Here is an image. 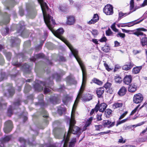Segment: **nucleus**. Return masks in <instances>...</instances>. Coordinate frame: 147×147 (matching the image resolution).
<instances>
[{
    "label": "nucleus",
    "instance_id": "09e8293b",
    "mask_svg": "<svg viewBox=\"0 0 147 147\" xmlns=\"http://www.w3.org/2000/svg\"><path fill=\"white\" fill-rule=\"evenodd\" d=\"M96 19L93 18L92 19H91V20L88 22V23L89 24H94L96 23V22H94V21Z\"/></svg>",
    "mask_w": 147,
    "mask_h": 147
},
{
    "label": "nucleus",
    "instance_id": "dca6fc26",
    "mask_svg": "<svg viewBox=\"0 0 147 147\" xmlns=\"http://www.w3.org/2000/svg\"><path fill=\"white\" fill-rule=\"evenodd\" d=\"M59 9L61 11L66 13L68 11V8L65 6L64 5L60 6L59 7Z\"/></svg>",
    "mask_w": 147,
    "mask_h": 147
},
{
    "label": "nucleus",
    "instance_id": "1a4fd4ad",
    "mask_svg": "<svg viewBox=\"0 0 147 147\" xmlns=\"http://www.w3.org/2000/svg\"><path fill=\"white\" fill-rule=\"evenodd\" d=\"M115 121H113L112 123L111 122V121L109 120H104L102 122V124L105 127H106L108 125H110L108 128H110L114 125L115 124Z\"/></svg>",
    "mask_w": 147,
    "mask_h": 147
},
{
    "label": "nucleus",
    "instance_id": "338daca9",
    "mask_svg": "<svg viewBox=\"0 0 147 147\" xmlns=\"http://www.w3.org/2000/svg\"><path fill=\"white\" fill-rule=\"evenodd\" d=\"M95 108L94 109H92V110L90 112V115H92L93 114V113H94V111L95 112Z\"/></svg>",
    "mask_w": 147,
    "mask_h": 147
},
{
    "label": "nucleus",
    "instance_id": "39448f33",
    "mask_svg": "<svg viewBox=\"0 0 147 147\" xmlns=\"http://www.w3.org/2000/svg\"><path fill=\"white\" fill-rule=\"evenodd\" d=\"M143 100V95L140 93L135 94L134 96L133 101L134 103L138 104L141 103Z\"/></svg>",
    "mask_w": 147,
    "mask_h": 147
},
{
    "label": "nucleus",
    "instance_id": "37998d69",
    "mask_svg": "<svg viewBox=\"0 0 147 147\" xmlns=\"http://www.w3.org/2000/svg\"><path fill=\"white\" fill-rule=\"evenodd\" d=\"M93 18L95 19H96L94 21V22H97L99 19L98 15L97 14H94V15Z\"/></svg>",
    "mask_w": 147,
    "mask_h": 147
},
{
    "label": "nucleus",
    "instance_id": "5fc2aeb1",
    "mask_svg": "<svg viewBox=\"0 0 147 147\" xmlns=\"http://www.w3.org/2000/svg\"><path fill=\"white\" fill-rule=\"evenodd\" d=\"M10 138L9 136H7L4 138V140L5 142H7L9 140Z\"/></svg>",
    "mask_w": 147,
    "mask_h": 147
},
{
    "label": "nucleus",
    "instance_id": "a211bd4d",
    "mask_svg": "<svg viewBox=\"0 0 147 147\" xmlns=\"http://www.w3.org/2000/svg\"><path fill=\"white\" fill-rule=\"evenodd\" d=\"M142 68V67L141 66L134 67L132 70L133 73L134 74H137L140 72Z\"/></svg>",
    "mask_w": 147,
    "mask_h": 147
},
{
    "label": "nucleus",
    "instance_id": "0eeeda50",
    "mask_svg": "<svg viewBox=\"0 0 147 147\" xmlns=\"http://www.w3.org/2000/svg\"><path fill=\"white\" fill-rule=\"evenodd\" d=\"M107 107V105L105 103L101 104L99 105L98 104H97L95 107V112H97L98 110L100 112H103L105 110Z\"/></svg>",
    "mask_w": 147,
    "mask_h": 147
},
{
    "label": "nucleus",
    "instance_id": "603ef678",
    "mask_svg": "<svg viewBox=\"0 0 147 147\" xmlns=\"http://www.w3.org/2000/svg\"><path fill=\"white\" fill-rule=\"evenodd\" d=\"M140 51H138L136 50H134L133 51V54L135 55L140 53Z\"/></svg>",
    "mask_w": 147,
    "mask_h": 147
},
{
    "label": "nucleus",
    "instance_id": "4be33fe9",
    "mask_svg": "<svg viewBox=\"0 0 147 147\" xmlns=\"http://www.w3.org/2000/svg\"><path fill=\"white\" fill-rule=\"evenodd\" d=\"M7 78V76L6 75L5 72L1 71V76L0 77V81H1L4 79H6Z\"/></svg>",
    "mask_w": 147,
    "mask_h": 147
},
{
    "label": "nucleus",
    "instance_id": "7c9ffc66",
    "mask_svg": "<svg viewBox=\"0 0 147 147\" xmlns=\"http://www.w3.org/2000/svg\"><path fill=\"white\" fill-rule=\"evenodd\" d=\"M115 82H116L120 83L121 82L122 80L120 77H115Z\"/></svg>",
    "mask_w": 147,
    "mask_h": 147
},
{
    "label": "nucleus",
    "instance_id": "58836bf2",
    "mask_svg": "<svg viewBox=\"0 0 147 147\" xmlns=\"http://www.w3.org/2000/svg\"><path fill=\"white\" fill-rule=\"evenodd\" d=\"M44 55L42 53H40L36 55H35V57L37 58H43L44 57Z\"/></svg>",
    "mask_w": 147,
    "mask_h": 147
},
{
    "label": "nucleus",
    "instance_id": "79ce46f5",
    "mask_svg": "<svg viewBox=\"0 0 147 147\" xmlns=\"http://www.w3.org/2000/svg\"><path fill=\"white\" fill-rule=\"evenodd\" d=\"M130 9L131 10L132 9H133L134 7V0H131L130 3Z\"/></svg>",
    "mask_w": 147,
    "mask_h": 147
},
{
    "label": "nucleus",
    "instance_id": "72a5a7b5",
    "mask_svg": "<svg viewBox=\"0 0 147 147\" xmlns=\"http://www.w3.org/2000/svg\"><path fill=\"white\" fill-rule=\"evenodd\" d=\"M93 119L92 117H90L89 118L87 121L86 122V126H89L91 123V122Z\"/></svg>",
    "mask_w": 147,
    "mask_h": 147
},
{
    "label": "nucleus",
    "instance_id": "6e6d98bb",
    "mask_svg": "<svg viewBox=\"0 0 147 147\" xmlns=\"http://www.w3.org/2000/svg\"><path fill=\"white\" fill-rule=\"evenodd\" d=\"M24 45L26 46H29L30 45V41H28L24 42Z\"/></svg>",
    "mask_w": 147,
    "mask_h": 147
},
{
    "label": "nucleus",
    "instance_id": "e2e57ef3",
    "mask_svg": "<svg viewBox=\"0 0 147 147\" xmlns=\"http://www.w3.org/2000/svg\"><path fill=\"white\" fill-rule=\"evenodd\" d=\"M20 24L21 26H20V28L21 29L23 28L24 26V21H21L20 22Z\"/></svg>",
    "mask_w": 147,
    "mask_h": 147
},
{
    "label": "nucleus",
    "instance_id": "f03ea898",
    "mask_svg": "<svg viewBox=\"0 0 147 147\" xmlns=\"http://www.w3.org/2000/svg\"><path fill=\"white\" fill-rule=\"evenodd\" d=\"M40 5L43 13L45 22L49 29L56 37H62V35L64 31L62 28H60L56 30H54L53 28L55 24V20L49 14H47L46 11L48 9V7L47 4L43 2V0H37Z\"/></svg>",
    "mask_w": 147,
    "mask_h": 147
},
{
    "label": "nucleus",
    "instance_id": "7ed1b4c3",
    "mask_svg": "<svg viewBox=\"0 0 147 147\" xmlns=\"http://www.w3.org/2000/svg\"><path fill=\"white\" fill-rule=\"evenodd\" d=\"M39 84H36L34 86V88L35 90L38 91H40L43 89V87L42 86H45V88L44 89L45 93L46 94L50 92L51 90V88H49L50 86L49 84H46L45 82L40 81L39 82Z\"/></svg>",
    "mask_w": 147,
    "mask_h": 147
},
{
    "label": "nucleus",
    "instance_id": "cd10ccee",
    "mask_svg": "<svg viewBox=\"0 0 147 147\" xmlns=\"http://www.w3.org/2000/svg\"><path fill=\"white\" fill-rule=\"evenodd\" d=\"M111 83L107 82L104 85V87L106 90L109 89L111 88Z\"/></svg>",
    "mask_w": 147,
    "mask_h": 147
},
{
    "label": "nucleus",
    "instance_id": "4468645a",
    "mask_svg": "<svg viewBox=\"0 0 147 147\" xmlns=\"http://www.w3.org/2000/svg\"><path fill=\"white\" fill-rule=\"evenodd\" d=\"M137 88V86L134 84H131L128 87V90L129 92H135Z\"/></svg>",
    "mask_w": 147,
    "mask_h": 147
},
{
    "label": "nucleus",
    "instance_id": "864d4df0",
    "mask_svg": "<svg viewBox=\"0 0 147 147\" xmlns=\"http://www.w3.org/2000/svg\"><path fill=\"white\" fill-rule=\"evenodd\" d=\"M12 110L13 108L11 106H10V108H9L8 110V113H10L11 114H12Z\"/></svg>",
    "mask_w": 147,
    "mask_h": 147
},
{
    "label": "nucleus",
    "instance_id": "bb28decb",
    "mask_svg": "<svg viewBox=\"0 0 147 147\" xmlns=\"http://www.w3.org/2000/svg\"><path fill=\"white\" fill-rule=\"evenodd\" d=\"M21 101L20 99H19L17 100L14 103L13 105L14 107L18 106L21 105Z\"/></svg>",
    "mask_w": 147,
    "mask_h": 147
},
{
    "label": "nucleus",
    "instance_id": "8fccbe9b",
    "mask_svg": "<svg viewBox=\"0 0 147 147\" xmlns=\"http://www.w3.org/2000/svg\"><path fill=\"white\" fill-rule=\"evenodd\" d=\"M107 40V39L106 38V37H102V38L99 40L100 41L102 42H106Z\"/></svg>",
    "mask_w": 147,
    "mask_h": 147
},
{
    "label": "nucleus",
    "instance_id": "f3484780",
    "mask_svg": "<svg viewBox=\"0 0 147 147\" xmlns=\"http://www.w3.org/2000/svg\"><path fill=\"white\" fill-rule=\"evenodd\" d=\"M143 20H141L140 21L136 22H135L136 21V20L132 21L131 22L128 23H127V26H128V27H129L133 26L134 25L140 23V22L142 21Z\"/></svg>",
    "mask_w": 147,
    "mask_h": 147
},
{
    "label": "nucleus",
    "instance_id": "69168bd1",
    "mask_svg": "<svg viewBox=\"0 0 147 147\" xmlns=\"http://www.w3.org/2000/svg\"><path fill=\"white\" fill-rule=\"evenodd\" d=\"M74 145L75 144L74 143L70 142L69 144V147H73Z\"/></svg>",
    "mask_w": 147,
    "mask_h": 147
},
{
    "label": "nucleus",
    "instance_id": "052dcab7",
    "mask_svg": "<svg viewBox=\"0 0 147 147\" xmlns=\"http://www.w3.org/2000/svg\"><path fill=\"white\" fill-rule=\"evenodd\" d=\"M114 43H115V46L116 47H118L120 45L119 43L117 41H115Z\"/></svg>",
    "mask_w": 147,
    "mask_h": 147
},
{
    "label": "nucleus",
    "instance_id": "c85d7f7f",
    "mask_svg": "<svg viewBox=\"0 0 147 147\" xmlns=\"http://www.w3.org/2000/svg\"><path fill=\"white\" fill-rule=\"evenodd\" d=\"M8 92L10 96H12L14 93V90L11 87L10 89L8 90Z\"/></svg>",
    "mask_w": 147,
    "mask_h": 147
},
{
    "label": "nucleus",
    "instance_id": "423d86ee",
    "mask_svg": "<svg viewBox=\"0 0 147 147\" xmlns=\"http://www.w3.org/2000/svg\"><path fill=\"white\" fill-rule=\"evenodd\" d=\"M113 7L110 5H107L104 8V12L107 15H111L113 13Z\"/></svg>",
    "mask_w": 147,
    "mask_h": 147
},
{
    "label": "nucleus",
    "instance_id": "9d476101",
    "mask_svg": "<svg viewBox=\"0 0 147 147\" xmlns=\"http://www.w3.org/2000/svg\"><path fill=\"white\" fill-rule=\"evenodd\" d=\"M67 20L66 22V24L68 25H72L74 24L75 22L74 17L72 16H69L67 17Z\"/></svg>",
    "mask_w": 147,
    "mask_h": 147
},
{
    "label": "nucleus",
    "instance_id": "de8ad7c7",
    "mask_svg": "<svg viewBox=\"0 0 147 147\" xmlns=\"http://www.w3.org/2000/svg\"><path fill=\"white\" fill-rule=\"evenodd\" d=\"M96 19L93 18L92 19H91V20L88 22V23L89 24H94L96 23V22H94V21Z\"/></svg>",
    "mask_w": 147,
    "mask_h": 147
},
{
    "label": "nucleus",
    "instance_id": "20e7f679",
    "mask_svg": "<svg viewBox=\"0 0 147 147\" xmlns=\"http://www.w3.org/2000/svg\"><path fill=\"white\" fill-rule=\"evenodd\" d=\"M12 128V123L11 121L9 120L5 122V127L4 128V131L5 133H7L9 132Z\"/></svg>",
    "mask_w": 147,
    "mask_h": 147
},
{
    "label": "nucleus",
    "instance_id": "c756f323",
    "mask_svg": "<svg viewBox=\"0 0 147 147\" xmlns=\"http://www.w3.org/2000/svg\"><path fill=\"white\" fill-rule=\"evenodd\" d=\"M5 56L6 57L7 59L9 61L11 59V53L10 52H7L5 54Z\"/></svg>",
    "mask_w": 147,
    "mask_h": 147
},
{
    "label": "nucleus",
    "instance_id": "13d9d810",
    "mask_svg": "<svg viewBox=\"0 0 147 147\" xmlns=\"http://www.w3.org/2000/svg\"><path fill=\"white\" fill-rule=\"evenodd\" d=\"M19 141L20 142H23L25 143V140L23 138H19Z\"/></svg>",
    "mask_w": 147,
    "mask_h": 147
},
{
    "label": "nucleus",
    "instance_id": "6e6552de",
    "mask_svg": "<svg viewBox=\"0 0 147 147\" xmlns=\"http://www.w3.org/2000/svg\"><path fill=\"white\" fill-rule=\"evenodd\" d=\"M146 30H147L146 29L143 28H138L136 29V30H134V32L133 33V34L137 36H145V34H144L143 32H142V31H146Z\"/></svg>",
    "mask_w": 147,
    "mask_h": 147
},
{
    "label": "nucleus",
    "instance_id": "6ab92c4d",
    "mask_svg": "<svg viewBox=\"0 0 147 147\" xmlns=\"http://www.w3.org/2000/svg\"><path fill=\"white\" fill-rule=\"evenodd\" d=\"M92 96L90 94H88L85 97L83 98V99L84 100L87 101H89L92 99Z\"/></svg>",
    "mask_w": 147,
    "mask_h": 147
},
{
    "label": "nucleus",
    "instance_id": "0e129e2a",
    "mask_svg": "<svg viewBox=\"0 0 147 147\" xmlns=\"http://www.w3.org/2000/svg\"><path fill=\"white\" fill-rule=\"evenodd\" d=\"M119 143H124L125 141H123V138H121V139H119Z\"/></svg>",
    "mask_w": 147,
    "mask_h": 147
},
{
    "label": "nucleus",
    "instance_id": "a19ab883",
    "mask_svg": "<svg viewBox=\"0 0 147 147\" xmlns=\"http://www.w3.org/2000/svg\"><path fill=\"white\" fill-rule=\"evenodd\" d=\"M128 112L127 111H125L124 113L122 114L119 118V120H120L121 119L123 118L127 114Z\"/></svg>",
    "mask_w": 147,
    "mask_h": 147
},
{
    "label": "nucleus",
    "instance_id": "774afa93",
    "mask_svg": "<svg viewBox=\"0 0 147 147\" xmlns=\"http://www.w3.org/2000/svg\"><path fill=\"white\" fill-rule=\"evenodd\" d=\"M120 36V37H124L125 36V34L124 33H120L118 34Z\"/></svg>",
    "mask_w": 147,
    "mask_h": 147
},
{
    "label": "nucleus",
    "instance_id": "4c0bfd02",
    "mask_svg": "<svg viewBox=\"0 0 147 147\" xmlns=\"http://www.w3.org/2000/svg\"><path fill=\"white\" fill-rule=\"evenodd\" d=\"M112 33V32L110 28H109L106 32V34L107 36H111Z\"/></svg>",
    "mask_w": 147,
    "mask_h": 147
},
{
    "label": "nucleus",
    "instance_id": "f704fd0d",
    "mask_svg": "<svg viewBox=\"0 0 147 147\" xmlns=\"http://www.w3.org/2000/svg\"><path fill=\"white\" fill-rule=\"evenodd\" d=\"M111 28L115 32H117L118 31V29H117L115 27V23H114L111 25Z\"/></svg>",
    "mask_w": 147,
    "mask_h": 147
},
{
    "label": "nucleus",
    "instance_id": "49530a36",
    "mask_svg": "<svg viewBox=\"0 0 147 147\" xmlns=\"http://www.w3.org/2000/svg\"><path fill=\"white\" fill-rule=\"evenodd\" d=\"M126 14V13H123L121 12H119V14L118 20H120L121 18L123 16H124V15Z\"/></svg>",
    "mask_w": 147,
    "mask_h": 147
},
{
    "label": "nucleus",
    "instance_id": "3c124183",
    "mask_svg": "<svg viewBox=\"0 0 147 147\" xmlns=\"http://www.w3.org/2000/svg\"><path fill=\"white\" fill-rule=\"evenodd\" d=\"M92 33L94 36L97 35L98 34L97 30H93Z\"/></svg>",
    "mask_w": 147,
    "mask_h": 147
},
{
    "label": "nucleus",
    "instance_id": "bf43d9fd",
    "mask_svg": "<svg viewBox=\"0 0 147 147\" xmlns=\"http://www.w3.org/2000/svg\"><path fill=\"white\" fill-rule=\"evenodd\" d=\"M12 64L14 65H18V61H16V62H15L14 61V60H13V61L12 62Z\"/></svg>",
    "mask_w": 147,
    "mask_h": 147
},
{
    "label": "nucleus",
    "instance_id": "2eb2a0df",
    "mask_svg": "<svg viewBox=\"0 0 147 147\" xmlns=\"http://www.w3.org/2000/svg\"><path fill=\"white\" fill-rule=\"evenodd\" d=\"M133 67V65L130 62L128 64L122 66V69L125 70H128L130 69Z\"/></svg>",
    "mask_w": 147,
    "mask_h": 147
},
{
    "label": "nucleus",
    "instance_id": "5701e85b",
    "mask_svg": "<svg viewBox=\"0 0 147 147\" xmlns=\"http://www.w3.org/2000/svg\"><path fill=\"white\" fill-rule=\"evenodd\" d=\"M92 81L94 83L99 85H101L102 83V81L96 78H94L92 80Z\"/></svg>",
    "mask_w": 147,
    "mask_h": 147
},
{
    "label": "nucleus",
    "instance_id": "a878e982",
    "mask_svg": "<svg viewBox=\"0 0 147 147\" xmlns=\"http://www.w3.org/2000/svg\"><path fill=\"white\" fill-rule=\"evenodd\" d=\"M31 87L29 85H26V86L24 92L25 93H26L28 92L31 89Z\"/></svg>",
    "mask_w": 147,
    "mask_h": 147
},
{
    "label": "nucleus",
    "instance_id": "2f4dec72",
    "mask_svg": "<svg viewBox=\"0 0 147 147\" xmlns=\"http://www.w3.org/2000/svg\"><path fill=\"white\" fill-rule=\"evenodd\" d=\"M42 113L43 114H45L43 115V117L45 118H47L48 117V114L47 111L44 109L42 110Z\"/></svg>",
    "mask_w": 147,
    "mask_h": 147
},
{
    "label": "nucleus",
    "instance_id": "c03bdc74",
    "mask_svg": "<svg viewBox=\"0 0 147 147\" xmlns=\"http://www.w3.org/2000/svg\"><path fill=\"white\" fill-rule=\"evenodd\" d=\"M104 65L106 68V69L108 71H110L111 70V69L110 68H109V66L106 63H104Z\"/></svg>",
    "mask_w": 147,
    "mask_h": 147
},
{
    "label": "nucleus",
    "instance_id": "f8f14e48",
    "mask_svg": "<svg viewBox=\"0 0 147 147\" xmlns=\"http://www.w3.org/2000/svg\"><path fill=\"white\" fill-rule=\"evenodd\" d=\"M104 92V89L103 87H101L97 89L96 92L98 97L99 98L102 97V95Z\"/></svg>",
    "mask_w": 147,
    "mask_h": 147
},
{
    "label": "nucleus",
    "instance_id": "a18cd8bd",
    "mask_svg": "<svg viewBox=\"0 0 147 147\" xmlns=\"http://www.w3.org/2000/svg\"><path fill=\"white\" fill-rule=\"evenodd\" d=\"M95 127L96 128V130L99 131L102 128V126L100 125H95Z\"/></svg>",
    "mask_w": 147,
    "mask_h": 147
},
{
    "label": "nucleus",
    "instance_id": "393cba45",
    "mask_svg": "<svg viewBox=\"0 0 147 147\" xmlns=\"http://www.w3.org/2000/svg\"><path fill=\"white\" fill-rule=\"evenodd\" d=\"M101 49L105 52L107 53L109 51L110 48L108 46L105 45L104 47L102 48Z\"/></svg>",
    "mask_w": 147,
    "mask_h": 147
},
{
    "label": "nucleus",
    "instance_id": "b1692460",
    "mask_svg": "<svg viewBox=\"0 0 147 147\" xmlns=\"http://www.w3.org/2000/svg\"><path fill=\"white\" fill-rule=\"evenodd\" d=\"M129 119V117H128L121 121H117L116 125V126H117L118 125L126 122V121L128 120Z\"/></svg>",
    "mask_w": 147,
    "mask_h": 147
},
{
    "label": "nucleus",
    "instance_id": "9b49d317",
    "mask_svg": "<svg viewBox=\"0 0 147 147\" xmlns=\"http://www.w3.org/2000/svg\"><path fill=\"white\" fill-rule=\"evenodd\" d=\"M132 78L131 76H126L123 80L124 83L127 85H129L131 82Z\"/></svg>",
    "mask_w": 147,
    "mask_h": 147
},
{
    "label": "nucleus",
    "instance_id": "ea45409f",
    "mask_svg": "<svg viewBox=\"0 0 147 147\" xmlns=\"http://www.w3.org/2000/svg\"><path fill=\"white\" fill-rule=\"evenodd\" d=\"M139 106H140V105H138L137 107H136L135 108V109L134 110H133L131 112V113L130 114V115H133V114H134V113H135L136 112L137 110L138 109Z\"/></svg>",
    "mask_w": 147,
    "mask_h": 147
},
{
    "label": "nucleus",
    "instance_id": "412c9836",
    "mask_svg": "<svg viewBox=\"0 0 147 147\" xmlns=\"http://www.w3.org/2000/svg\"><path fill=\"white\" fill-rule=\"evenodd\" d=\"M123 105L122 103L117 102L114 103L113 105V108L114 109L121 107Z\"/></svg>",
    "mask_w": 147,
    "mask_h": 147
},
{
    "label": "nucleus",
    "instance_id": "4d7b16f0",
    "mask_svg": "<svg viewBox=\"0 0 147 147\" xmlns=\"http://www.w3.org/2000/svg\"><path fill=\"white\" fill-rule=\"evenodd\" d=\"M101 115H97L96 117V119L98 121H100L102 120L101 118Z\"/></svg>",
    "mask_w": 147,
    "mask_h": 147
},
{
    "label": "nucleus",
    "instance_id": "aec40b11",
    "mask_svg": "<svg viewBox=\"0 0 147 147\" xmlns=\"http://www.w3.org/2000/svg\"><path fill=\"white\" fill-rule=\"evenodd\" d=\"M141 42L143 46H144L147 44V38L142 37L141 39Z\"/></svg>",
    "mask_w": 147,
    "mask_h": 147
},
{
    "label": "nucleus",
    "instance_id": "473e14b6",
    "mask_svg": "<svg viewBox=\"0 0 147 147\" xmlns=\"http://www.w3.org/2000/svg\"><path fill=\"white\" fill-rule=\"evenodd\" d=\"M112 111L110 109H107L105 111V112L106 113V115H108V117H109L110 115L111 114Z\"/></svg>",
    "mask_w": 147,
    "mask_h": 147
},
{
    "label": "nucleus",
    "instance_id": "ddd939ff",
    "mask_svg": "<svg viewBox=\"0 0 147 147\" xmlns=\"http://www.w3.org/2000/svg\"><path fill=\"white\" fill-rule=\"evenodd\" d=\"M127 91L126 88L124 86H122L119 90L118 92V94L121 96H123L126 94Z\"/></svg>",
    "mask_w": 147,
    "mask_h": 147
},
{
    "label": "nucleus",
    "instance_id": "c9c22d12",
    "mask_svg": "<svg viewBox=\"0 0 147 147\" xmlns=\"http://www.w3.org/2000/svg\"><path fill=\"white\" fill-rule=\"evenodd\" d=\"M4 63V59L2 55L0 54V65H3Z\"/></svg>",
    "mask_w": 147,
    "mask_h": 147
},
{
    "label": "nucleus",
    "instance_id": "f257e3e1",
    "mask_svg": "<svg viewBox=\"0 0 147 147\" xmlns=\"http://www.w3.org/2000/svg\"><path fill=\"white\" fill-rule=\"evenodd\" d=\"M82 73V84L80 90L79 92L73 105L71 115V119L70 120L69 130L67 135L65 134L63 137V141H64V143L63 147H67V143L69 140V138L71 133L74 134H77L80 131V128L76 126H74L76 121L74 119V116L73 113L75 112V109L78 103V99L80 98L82 93L85 86V78L86 77V73Z\"/></svg>",
    "mask_w": 147,
    "mask_h": 147
},
{
    "label": "nucleus",
    "instance_id": "e433bc0d",
    "mask_svg": "<svg viewBox=\"0 0 147 147\" xmlns=\"http://www.w3.org/2000/svg\"><path fill=\"white\" fill-rule=\"evenodd\" d=\"M54 77L56 78L57 81H59L61 78L60 76L57 74H56L54 75Z\"/></svg>",
    "mask_w": 147,
    "mask_h": 147
},
{
    "label": "nucleus",
    "instance_id": "680f3d73",
    "mask_svg": "<svg viewBox=\"0 0 147 147\" xmlns=\"http://www.w3.org/2000/svg\"><path fill=\"white\" fill-rule=\"evenodd\" d=\"M122 31L123 32H126V33H128L130 32H132V31H131V30H126L125 29H122Z\"/></svg>",
    "mask_w": 147,
    "mask_h": 147
}]
</instances>
